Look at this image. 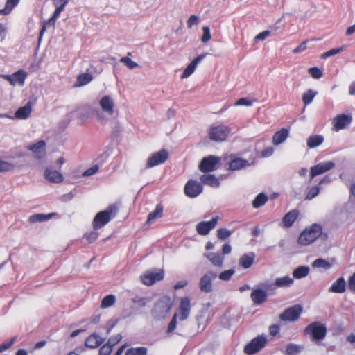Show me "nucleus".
<instances>
[{"label":"nucleus","mask_w":355,"mask_h":355,"mask_svg":"<svg viewBox=\"0 0 355 355\" xmlns=\"http://www.w3.org/2000/svg\"><path fill=\"white\" fill-rule=\"evenodd\" d=\"M327 233L322 232V227L320 224L313 223L300 233L297 239V243L300 245L306 246L313 243L319 237L324 240L327 239Z\"/></svg>","instance_id":"obj_1"},{"label":"nucleus","mask_w":355,"mask_h":355,"mask_svg":"<svg viewBox=\"0 0 355 355\" xmlns=\"http://www.w3.org/2000/svg\"><path fill=\"white\" fill-rule=\"evenodd\" d=\"M118 207L116 205H110L105 210L98 212L92 221L94 230H99L107 225L117 214Z\"/></svg>","instance_id":"obj_2"},{"label":"nucleus","mask_w":355,"mask_h":355,"mask_svg":"<svg viewBox=\"0 0 355 355\" xmlns=\"http://www.w3.org/2000/svg\"><path fill=\"white\" fill-rule=\"evenodd\" d=\"M327 332L325 324L318 321L310 323L304 329V334L316 343L324 339Z\"/></svg>","instance_id":"obj_3"},{"label":"nucleus","mask_w":355,"mask_h":355,"mask_svg":"<svg viewBox=\"0 0 355 355\" xmlns=\"http://www.w3.org/2000/svg\"><path fill=\"white\" fill-rule=\"evenodd\" d=\"M173 306L171 297L168 295L161 297L155 304L152 314L157 320L165 318Z\"/></svg>","instance_id":"obj_4"},{"label":"nucleus","mask_w":355,"mask_h":355,"mask_svg":"<svg viewBox=\"0 0 355 355\" xmlns=\"http://www.w3.org/2000/svg\"><path fill=\"white\" fill-rule=\"evenodd\" d=\"M230 132L231 129L227 125H211L209 130V137L212 141L222 142L227 139Z\"/></svg>","instance_id":"obj_5"},{"label":"nucleus","mask_w":355,"mask_h":355,"mask_svg":"<svg viewBox=\"0 0 355 355\" xmlns=\"http://www.w3.org/2000/svg\"><path fill=\"white\" fill-rule=\"evenodd\" d=\"M220 161V157L218 156L209 155L204 157L198 165V169L204 173L213 172L219 168Z\"/></svg>","instance_id":"obj_6"},{"label":"nucleus","mask_w":355,"mask_h":355,"mask_svg":"<svg viewBox=\"0 0 355 355\" xmlns=\"http://www.w3.org/2000/svg\"><path fill=\"white\" fill-rule=\"evenodd\" d=\"M268 340L263 336L254 338L244 347V352L248 355H252L259 352L267 344Z\"/></svg>","instance_id":"obj_7"},{"label":"nucleus","mask_w":355,"mask_h":355,"mask_svg":"<svg viewBox=\"0 0 355 355\" xmlns=\"http://www.w3.org/2000/svg\"><path fill=\"white\" fill-rule=\"evenodd\" d=\"M168 152L166 149L153 153L146 160V168H150L164 164L168 159Z\"/></svg>","instance_id":"obj_8"},{"label":"nucleus","mask_w":355,"mask_h":355,"mask_svg":"<svg viewBox=\"0 0 355 355\" xmlns=\"http://www.w3.org/2000/svg\"><path fill=\"white\" fill-rule=\"evenodd\" d=\"M302 310L303 308L300 304H295L286 309L284 311L279 315V318L281 321L295 322L299 319L302 313Z\"/></svg>","instance_id":"obj_9"},{"label":"nucleus","mask_w":355,"mask_h":355,"mask_svg":"<svg viewBox=\"0 0 355 355\" xmlns=\"http://www.w3.org/2000/svg\"><path fill=\"white\" fill-rule=\"evenodd\" d=\"M164 272L163 270L157 272L148 270L140 276V281L146 286H152L157 282L162 281L164 279Z\"/></svg>","instance_id":"obj_10"},{"label":"nucleus","mask_w":355,"mask_h":355,"mask_svg":"<svg viewBox=\"0 0 355 355\" xmlns=\"http://www.w3.org/2000/svg\"><path fill=\"white\" fill-rule=\"evenodd\" d=\"M203 191L202 184L197 180H189L184 185V194L191 198H194L198 196Z\"/></svg>","instance_id":"obj_11"},{"label":"nucleus","mask_w":355,"mask_h":355,"mask_svg":"<svg viewBox=\"0 0 355 355\" xmlns=\"http://www.w3.org/2000/svg\"><path fill=\"white\" fill-rule=\"evenodd\" d=\"M220 219L218 216H216L211 218L210 221H201L196 225V229L198 234L205 236L209 233V232L214 229L217 225Z\"/></svg>","instance_id":"obj_12"},{"label":"nucleus","mask_w":355,"mask_h":355,"mask_svg":"<svg viewBox=\"0 0 355 355\" xmlns=\"http://www.w3.org/2000/svg\"><path fill=\"white\" fill-rule=\"evenodd\" d=\"M217 277L216 272L209 271L201 277L199 282V288L202 292L207 293L212 291V280Z\"/></svg>","instance_id":"obj_13"},{"label":"nucleus","mask_w":355,"mask_h":355,"mask_svg":"<svg viewBox=\"0 0 355 355\" xmlns=\"http://www.w3.org/2000/svg\"><path fill=\"white\" fill-rule=\"evenodd\" d=\"M352 121V116L351 114H338L334 118L332 121L333 130L334 131H339L345 129Z\"/></svg>","instance_id":"obj_14"},{"label":"nucleus","mask_w":355,"mask_h":355,"mask_svg":"<svg viewBox=\"0 0 355 355\" xmlns=\"http://www.w3.org/2000/svg\"><path fill=\"white\" fill-rule=\"evenodd\" d=\"M335 166V163L333 161H327L324 162L319 163L312 167L310 169V175L311 179L314 177L323 174L327 171H329Z\"/></svg>","instance_id":"obj_15"},{"label":"nucleus","mask_w":355,"mask_h":355,"mask_svg":"<svg viewBox=\"0 0 355 355\" xmlns=\"http://www.w3.org/2000/svg\"><path fill=\"white\" fill-rule=\"evenodd\" d=\"M191 309V299L189 297H181L178 313L180 320L184 321L189 318Z\"/></svg>","instance_id":"obj_16"},{"label":"nucleus","mask_w":355,"mask_h":355,"mask_svg":"<svg viewBox=\"0 0 355 355\" xmlns=\"http://www.w3.org/2000/svg\"><path fill=\"white\" fill-rule=\"evenodd\" d=\"M6 80H8L11 85H15L18 84L23 85L24 84L25 79L27 74L23 70H19L12 76L10 75H3L2 76Z\"/></svg>","instance_id":"obj_17"},{"label":"nucleus","mask_w":355,"mask_h":355,"mask_svg":"<svg viewBox=\"0 0 355 355\" xmlns=\"http://www.w3.org/2000/svg\"><path fill=\"white\" fill-rule=\"evenodd\" d=\"M250 297L254 304L259 305L267 301L268 293L261 288H256L252 291Z\"/></svg>","instance_id":"obj_18"},{"label":"nucleus","mask_w":355,"mask_h":355,"mask_svg":"<svg viewBox=\"0 0 355 355\" xmlns=\"http://www.w3.org/2000/svg\"><path fill=\"white\" fill-rule=\"evenodd\" d=\"M205 55H200L195 58L185 68L181 78H187L189 77L196 70L198 64L205 58Z\"/></svg>","instance_id":"obj_19"},{"label":"nucleus","mask_w":355,"mask_h":355,"mask_svg":"<svg viewBox=\"0 0 355 355\" xmlns=\"http://www.w3.org/2000/svg\"><path fill=\"white\" fill-rule=\"evenodd\" d=\"M202 184H206L213 188L219 187L220 185L219 179L214 174L205 173L200 177Z\"/></svg>","instance_id":"obj_20"},{"label":"nucleus","mask_w":355,"mask_h":355,"mask_svg":"<svg viewBox=\"0 0 355 355\" xmlns=\"http://www.w3.org/2000/svg\"><path fill=\"white\" fill-rule=\"evenodd\" d=\"M102 110L110 115L114 114V103L112 98L110 96H104L99 102Z\"/></svg>","instance_id":"obj_21"},{"label":"nucleus","mask_w":355,"mask_h":355,"mask_svg":"<svg viewBox=\"0 0 355 355\" xmlns=\"http://www.w3.org/2000/svg\"><path fill=\"white\" fill-rule=\"evenodd\" d=\"M204 257H206L213 266L220 268L223 266L224 261V256L219 252H208L205 253Z\"/></svg>","instance_id":"obj_22"},{"label":"nucleus","mask_w":355,"mask_h":355,"mask_svg":"<svg viewBox=\"0 0 355 355\" xmlns=\"http://www.w3.org/2000/svg\"><path fill=\"white\" fill-rule=\"evenodd\" d=\"M255 257L252 252L243 254L239 259V266L244 269L250 268L254 262Z\"/></svg>","instance_id":"obj_23"},{"label":"nucleus","mask_w":355,"mask_h":355,"mask_svg":"<svg viewBox=\"0 0 355 355\" xmlns=\"http://www.w3.org/2000/svg\"><path fill=\"white\" fill-rule=\"evenodd\" d=\"M46 142L40 140L33 145L28 146V149L34 153L38 159H41L45 155Z\"/></svg>","instance_id":"obj_24"},{"label":"nucleus","mask_w":355,"mask_h":355,"mask_svg":"<svg viewBox=\"0 0 355 355\" xmlns=\"http://www.w3.org/2000/svg\"><path fill=\"white\" fill-rule=\"evenodd\" d=\"M104 341L105 339L97 334H92L86 338L85 344L86 347L94 349L100 346Z\"/></svg>","instance_id":"obj_25"},{"label":"nucleus","mask_w":355,"mask_h":355,"mask_svg":"<svg viewBox=\"0 0 355 355\" xmlns=\"http://www.w3.org/2000/svg\"><path fill=\"white\" fill-rule=\"evenodd\" d=\"M298 215L299 211L297 209H292L289 211L284 215L282 219L283 226L286 228L291 227L296 220Z\"/></svg>","instance_id":"obj_26"},{"label":"nucleus","mask_w":355,"mask_h":355,"mask_svg":"<svg viewBox=\"0 0 355 355\" xmlns=\"http://www.w3.org/2000/svg\"><path fill=\"white\" fill-rule=\"evenodd\" d=\"M45 178L53 183H60L63 181L62 175L58 171L46 168L44 172Z\"/></svg>","instance_id":"obj_27"},{"label":"nucleus","mask_w":355,"mask_h":355,"mask_svg":"<svg viewBox=\"0 0 355 355\" xmlns=\"http://www.w3.org/2000/svg\"><path fill=\"white\" fill-rule=\"evenodd\" d=\"M250 164L248 160L239 157L233 158L229 163V169L231 171L240 170Z\"/></svg>","instance_id":"obj_28"},{"label":"nucleus","mask_w":355,"mask_h":355,"mask_svg":"<svg viewBox=\"0 0 355 355\" xmlns=\"http://www.w3.org/2000/svg\"><path fill=\"white\" fill-rule=\"evenodd\" d=\"M346 283L343 277L338 278L329 288V291L335 293H343L345 291Z\"/></svg>","instance_id":"obj_29"},{"label":"nucleus","mask_w":355,"mask_h":355,"mask_svg":"<svg viewBox=\"0 0 355 355\" xmlns=\"http://www.w3.org/2000/svg\"><path fill=\"white\" fill-rule=\"evenodd\" d=\"M288 136V129L282 128L276 132L272 137V143L274 145H279L284 142Z\"/></svg>","instance_id":"obj_30"},{"label":"nucleus","mask_w":355,"mask_h":355,"mask_svg":"<svg viewBox=\"0 0 355 355\" xmlns=\"http://www.w3.org/2000/svg\"><path fill=\"white\" fill-rule=\"evenodd\" d=\"M56 215V213L52 212L48 214H35L29 216L28 221L31 223H35L38 222H44L46 221L51 218H52L54 216Z\"/></svg>","instance_id":"obj_31"},{"label":"nucleus","mask_w":355,"mask_h":355,"mask_svg":"<svg viewBox=\"0 0 355 355\" xmlns=\"http://www.w3.org/2000/svg\"><path fill=\"white\" fill-rule=\"evenodd\" d=\"M163 211L164 208L162 205L160 203L157 204L155 209L148 214L146 222L150 223L153 221L162 218L163 216Z\"/></svg>","instance_id":"obj_32"},{"label":"nucleus","mask_w":355,"mask_h":355,"mask_svg":"<svg viewBox=\"0 0 355 355\" xmlns=\"http://www.w3.org/2000/svg\"><path fill=\"white\" fill-rule=\"evenodd\" d=\"M31 112V107L29 103L24 107H19L15 112V116L18 119H27Z\"/></svg>","instance_id":"obj_33"},{"label":"nucleus","mask_w":355,"mask_h":355,"mask_svg":"<svg viewBox=\"0 0 355 355\" xmlns=\"http://www.w3.org/2000/svg\"><path fill=\"white\" fill-rule=\"evenodd\" d=\"M93 79V76L88 73H81L78 76L75 83L76 87H82L89 83Z\"/></svg>","instance_id":"obj_34"},{"label":"nucleus","mask_w":355,"mask_h":355,"mask_svg":"<svg viewBox=\"0 0 355 355\" xmlns=\"http://www.w3.org/2000/svg\"><path fill=\"white\" fill-rule=\"evenodd\" d=\"M324 141V137L320 135H311L307 139L306 144L310 148H315Z\"/></svg>","instance_id":"obj_35"},{"label":"nucleus","mask_w":355,"mask_h":355,"mask_svg":"<svg viewBox=\"0 0 355 355\" xmlns=\"http://www.w3.org/2000/svg\"><path fill=\"white\" fill-rule=\"evenodd\" d=\"M293 283V279L289 276L279 277L275 279V285L277 287H289Z\"/></svg>","instance_id":"obj_36"},{"label":"nucleus","mask_w":355,"mask_h":355,"mask_svg":"<svg viewBox=\"0 0 355 355\" xmlns=\"http://www.w3.org/2000/svg\"><path fill=\"white\" fill-rule=\"evenodd\" d=\"M20 0H7L4 8L0 9V15H7L19 3Z\"/></svg>","instance_id":"obj_37"},{"label":"nucleus","mask_w":355,"mask_h":355,"mask_svg":"<svg viewBox=\"0 0 355 355\" xmlns=\"http://www.w3.org/2000/svg\"><path fill=\"white\" fill-rule=\"evenodd\" d=\"M268 196L263 193H261L257 196L252 201V206L254 208H259L266 203L268 201Z\"/></svg>","instance_id":"obj_38"},{"label":"nucleus","mask_w":355,"mask_h":355,"mask_svg":"<svg viewBox=\"0 0 355 355\" xmlns=\"http://www.w3.org/2000/svg\"><path fill=\"white\" fill-rule=\"evenodd\" d=\"M309 272V268L308 266H300L293 270V275L296 279H301L306 277Z\"/></svg>","instance_id":"obj_39"},{"label":"nucleus","mask_w":355,"mask_h":355,"mask_svg":"<svg viewBox=\"0 0 355 355\" xmlns=\"http://www.w3.org/2000/svg\"><path fill=\"white\" fill-rule=\"evenodd\" d=\"M116 302V297L114 295L110 294L104 297L101 301V307L102 309H106L110 307L114 304Z\"/></svg>","instance_id":"obj_40"},{"label":"nucleus","mask_w":355,"mask_h":355,"mask_svg":"<svg viewBox=\"0 0 355 355\" xmlns=\"http://www.w3.org/2000/svg\"><path fill=\"white\" fill-rule=\"evenodd\" d=\"M147 352L145 347H131L125 352V355H147Z\"/></svg>","instance_id":"obj_41"},{"label":"nucleus","mask_w":355,"mask_h":355,"mask_svg":"<svg viewBox=\"0 0 355 355\" xmlns=\"http://www.w3.org/2000/svg\"><path fill=\"white\" fill-rule=\"evenodd\" d=\"M316 94L317 92L312 89H309L306 92L304 93L302 95V101L304 105H309L313 101Z\"/></svg>","instance_id":"obj_42"},{"label":"nucleus","mask_w":355,"mask_h":355,"mask_svg":"<svg viewBox=\"0 0 355 355\" xmlns=\"http://www.w3.org/2000/svg\"><path fill=\"white\" fill-rule=\"evenodd\" d=\"M312 266L313 268H322L326 270L331 267V264L329 262L322 258L315 259Z\"/></svg>","instance_id":"obj_43"},{"label":"nucleus","mask_w":355,"mask_h":355,"mask_svg":"<svg viewBox=\"0 0 355 355\" xmlns=\"http://www.w3.org/2000/svg\"><path fill=\"white\" fill-rule=\"evenodd\" d=\"M132 302L137 305L138 307H144L151 301L150 297H135L132 300Z\"/></svg>","instance_id":"obj_44"},{"label":"nucleus","mask_w":355,"mask_h":355,"mask_svg":"<svg viewBox=\"0 0 355 355\" xmlns=\"http://www.w3.org/2000/svg\"><path fill=\"white\" fill-rule=\"evenodd\" d=\"M131 55V53H128V56L122 57L120 62L125 65L128 69H132L138 66V64L132 60L128 56Z\"/></svg>","instance_id":"obj_45"},{"label":"nucleus","mask_w":355,"mask_h":355,"mask_svg":"<svg viewBox=\"0 0 355 355\" xmlns=\"http://www.w3.org/2000/svg\"><path fill=\"white\" fill-rule=\"evenodd\" d=\"M345 46H343L339 48L331 49L329 51H327L324 52V53H322L321 55L320 58L322 59H327L331 56H334L336 54H338V53L343 52L345 50Z\"/></svg>","instance_id":"obj_46"},{"label":"nucleus","mask_w":355,"mask_h":355,"mask_svg":"<svg viewBox=\"0 0 355 355\" xmlns=\"http://www.w3.org/2000/svg\"><path fill=\"white\" fill-rule=\"evenodd\" d=\"M15 169V165L4 161L0 159V172H8V171H12Z\"/></svg>","instance_id":"obj_47"},{"label":"nucleus","mask_w":355,"mask_h":355,"mask_svg":"<svg viewBox=\"0 0 355 355\" xmlns=\"http://www.w3.org/2000/svg\"><path fill=\"white\" fill-rule=\"evenodd\" d=\"M232 234V232L226 228H219L217 230V237L218 239L225 240L229 238Z\"/></svg>","instance_id":"obj_48"},{"label":"nucleus","mask_w":355,"mask_h":355,"mask_svg":"<svg viewBox=\"0 0 355 355\" xmlns=\"http://www.w3.org/2000/svg\"><path fill=\"white\" fill-rule=\"evenodd\" d=\"M320 192V187L318 186L312 187L308 191L306 200H311L316 197Z\"/></svg>","instance_id":"obj_49"},{"label":"nucleus","mask_w":355,"mask_h":355,"mask_svg":"<svg viewBox=\"0 0 355 355\" xmlns=\"http://www.w3.org/2000/svg\"><path fill=\"white\" fill-rule=\"evenodd\" d=\"M309 73L313 78L318 79L323 75L322 70L318 67H311L309 69Z\"/></svg>","instance_id":"obj_50"},{"label":"nucleus","mask_w":355,"mask_h":355,"mask_svg":"<svg viewBox=\"0 0 355 355\" xmlns=\"http://www.w3.org/2000/svg\"><path fill=\"white\" fill-rule=\"evenodd\" d=\"M177 318H178V313H175L173 315V317H172V318H171V321H170V322H169V324L168 325V328H167V330H166V333L167 334H170V333L173 332L176 329V327H177Z\"/></svg>","instance_id":"obj_51"},{"label":"nucleus","mask_w":355,"mask_h":355,"mask_svg":"<svg viewBox=\"0 0 355 355\" xmlns=\"http://www.w3.org/2000/svg\"><path fill=\"white\" fill-rule=\"evenodd\" d=\"M234 270L230 269L225 271H223L219 275V278L223 281H228L231 279L232 276L234 274Z\"/></svg>","instance_id":"obj_52"},{"label":"nucleus","mask_w":355,"mask_h":355,"mask_svg":"<svg viewBox=\"0 0 355 355\" xmlns=\"http://www.w3.org/2000/svg\"><path fill=\"white\" fill-rule=\"evenodd\" d=\"M300 347L295 344H289L286 348V352L288 355H294L300 352Z\"/></svg>","instance_id":"obj_53"},{"label":"nucleus","mask_w":355,"mask_h":355,"mask_svg":"<svg viewBox=\"0 0 355 355\" xmlns=\"http://www.w3.org/2000/svg\"><path fill=\"white\" fill-rule=\"evenodd\" d=\"M112 351V347L106 343L100 347L98 355H110Z\"/></svg>","instance_id":"obj_54"},{"label":"nucleus","mask_w":355,"mask_h":355,"mask_svg":"<svg viewBox=\"0 0 355 355\" xmlns=\"http://www.w3.org/2000/svg\"><path fill=\"white\" fill-rule=\"evenodd\" d=\"M122 339V336L121 334H118L116 335H114L113 336H111L107 343L110 345L111 347H114L116 345H117Z\"/></svg>","instance_id":"obj_55"},{"label":"nucleus","mask_w":355,"mask_h":355,"mask_svg":"<svg viewBox=\"0 0 355 355\" xmlns=\"http://www.w3.org/2000/svg\"><path fill=\"white\" fill-rule=\"evenodd\" d=\"M202 31H203V35L202 36L201 41L203 43H206L208 41H209L211 37L209 27V26H203Z\"/></svg>","instance_id":"obj_56"},{"label":"nucleus","mask_w":355,"mask_h":355,"mask_svg":"<svg viewBox=\"0 0 355 355\" xmlns=\"http://www.w3.org/2000/svg\"><path fill=\"white\" fill-rule=\"evenodd\" d=\"M199 23V17L196 15H192L189 17L187 21V25L189 28H191L194 25H197Z\"/></svg>","instance_id":"obj_57"},{"label":"nucleus","mask_w":355,"mask_h":355,"mask_svg":"<svg viewBox=\"0 0 355 355\" xmlns=\"http://www.w3.org/2000/svg\"><path fill=\"white\" fill-rule=\"evenodd\" d=\"M98 236V234L96 231H92L86 233L85 235V238L88 241V243H92L97 239Z\"/></svg>","instance_id":"obj_58"},{"label":"nucleus","mask_w":355,"mask_h":355,"mask_svg":"<svg viewBox=\"0 0 355 355\" xmlns=\"http://www.w3.org/2000/svg\"><path fill=\"white\" fill-rule=\"evenodd\" d=\"M252 104V101L247 98H241L234 103L235 106H250Z\"/></svg>","instance_id":"obj_59"},{"label":"nucleus","mask_w":355,"mask_h":355,"mask_svg":"<svg viewBox=\"0 0 355 355\" xmlns=\"http://www.w3.org/2000/svg\"><path fill=\"white\" fill-rule=\"evenodd\" d=\"M99 167L98 165H94L92 166L91 168L87 169L83 173V176H90L95 173H96L98 171Z\"/></svg>","instance_id":"obj_60"},{"label":"nucleus","mask_w":355,"mask_h":355,"mask_svg":"<svg viewBox=\"0 0 355 355\" xmlns=\"http://www.w3.org/2000/svg\"><path fill=\"white\" fill-rule=\"evenodd\" d=\"M15 340H16L15 338L13 337L8 342L3 343L1 345H0L1 352L9 349L14 344V343L15 342Z\"/></svg>","instance_id":"obj_61"},{"label":"nucleus","mask_w":355,"mask_h":355,"mask_svg":"<svg viewBox=\"0 0 355 355\" xmlns=\"http://www.w3.org/2000/svg\"><path fill=\"white\" fill-rule=\"evenodd\" d=\"M270 35V31H264L263 32L259 33L258 35H257L254 37V40L256 41H263L267 37H268Z\"/></svg>","instance_id":"obj_62"},{"label":"nucleus","mask_w":355,"mask_h":355,"mask_svg":"<svg viewBox=\"0 0 355 355\" xmlns=\"http://www.w3.org/2000/svg\"><path fill=\"white\" fill-rule=\"evenodd\" d=\"M280 327L278 324H272L269 327V333L272 336H276L279 333Z\"/></svg>","instance_id":"obj_63"},{"label":"nucleus","mask_w":355,"mask_h":355,"mask_svg":"<svg viewBox=\"0 0 355 355\" xmlns=\"http://www.w3.org/2000/svg\"><path fill=\"white\" fill-rule=\"evenodd\" d=\"M348 288L352 292H355V272L349 278V280H348Z\"/></svg>","instance_id":"obj_64"}]
</instances>
